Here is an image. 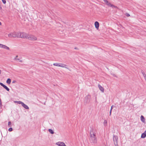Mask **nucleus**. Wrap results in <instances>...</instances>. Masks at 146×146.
<instances>
[{"instance_id": "obj_1", "label": "nucleus", "mask_w": 146, "mask_h": 146, "mask_svg": "<svg viewBox=\"0 0 146 146\" xmlns=\"http://www.w3.org/2000/svg\"><path fill=\"white\" fill-rule=\"evenodd\" d=\"M90 141L91 143L96 144L97 143V141L96 133L95 130L93 129H92L90 131Z\"/></svg>"}, {"instance_id": "obj_6", "label": "nucleus", "mask_w": 146, "mask_h": 146, "mask_svg": "<svg viewBox=\"0 0 146 146\" xmlns=\"http://www.w3.org/2000/svg\"><path fill=\"white\" fill-rule=\"evenodd\" d=\"M0 48L7 50H10V48L8 47L5 45L0 44Z\"/></svg>"}, {"instance_id": "obj_33", "label": "nucleus", "mask_w": 146, "mask_h": 146, "mask_svg": "<svg viewBox=\"0 0 146 146\" xmlns=\"http://www.w3.org/2000/svg\"><path fill=\"white\" fill-rule=\"evenodd\" d=\"M113 106H111V108H112H112H113Z\"/></svg>"}, {"instance_id": "obj_18", "label": "nucleus", "mask_w": 146, "mask_h": 146, "mask_svg": "<svg viewBox=\"0 0 146 146\" xmlns=\"http://www.w3.org/2000/svg\"><path fill=\"white\" fill-rule=\"evenodd\" d=\"M141 121L142 122H144L145 121V118L143 115H141Z\"/></svg>"}, {"instance_id": "obj_10", "label": "nucleus", "mask_w": 146, "mask_h": 146, "mask_svg": "<svg viewBox=\"0 0 146 146\" xmlns=\"http://www.w3.org/2000/svg\"><path fill=\"white\" fill-rule=\"evenodd\" d=\"M98 86L100 90L102 92H104V89L103 87H102L100 85L98 84Z\"/></svg>"}, {"instance_id": "obj_30", "label": "nucleus", "mask_w": 146, "mask_h": 146, "mask_svg": "<svg viewBox=\"0 0 146 146\" xmlns=\"http://www.w3.org/2000/svg\"><path fill=\"white\" fill-rule=\"evenodd\" d=\"M19 62H22V60H19Z\"/></svg>"}, {"instance_id": "obj_29", "label": "nucleus", "mask_w": 146, "mask_h": 146, "mask_svg": "<svg viewBox=\"0 0 146 146\" xmlns=\"http://www.w3.org/2000/svg\"><path fill=\"white\" fill-rule=\"evenodd\" d=\"M111 110H110V116L111 115Z\"/></svg>"}, {"instance_id": "obj_23", "label": "nucleus", "mask_w": 146, "mask_h": 146, "mask_svg": "<svg viewBox=\"0 0 146 146\" xmlns=\"http://www.w3.org/2000/svg\"><path fill=\"white\" fill-rule=\"evenodd\" d=\"M2 2L4 4H5L6 3V1L5 0H2Z\"/></svg>"}, {"instance_id": "obj_34", "label": "nucleus", "mask_w": 146, "mask_h": 146, "mask_svg": "<svg viewBox=\"0 0 146 146\" xmlns=\"http://www.w3.org/2000/svg\"><path fill=\"white\" fill-rule=\"evenodd\" d=\"M112 108H111V109L110 110H111V111H112Z\"/></svg>"}, {"instance_id": "obj_27", "label": "nucleus", "mask_w": 146, "mask_h": 146, "mask_svg": "<svg viewBox=\"0 0 146 146\" xmlns=\"http://www.w3.org/2000/svg\"><path fill=\"white\" fill-rule=\"evenodd\" d=\"M16 82V81L15 80H13L12 81V83H15Z\"/></svg>"}, {"instance_id": "obj_22", "label": "nucleus", "mask_w": 146, "mask_h": 146, "mask_svg": "<svg viewBox=\"0 0 146 146\" xmlns=\"http://www.w3.org/2000/svg\"><path fill=\"white\" fill-rule=\"evenodd\" d=\"M11 122L10 121H9L8 122V125L9 126V127H11Z\"/></svg>"}, {"instance_id": "obj_20", "label": "nucleus", "mask_w": 146, "mask_h": 146, "mask_svg": "<svg viewBox=\"0 0 146 146\" xmlns=\"http://www.w3.org/2000/svg\"><path fill=\"white\" fill-rule=\"evenodd\" d=\"M107 123H108V122H107V120H105L104 121V125L105 126H106L107 125Z\"/></svg>"}, {"instance_id": "obj_11", "label": "nucleus", "mask_w": 146, "mask_h": 146, "mask_svg": "<svg viewBox=\"0 0 146 146\" xmlns=\"http://www.w3.org/2000/svg\"><path fill=\"white\" fill-rule=\"evenodd\" d=\"M21 105L23 107H24L26 109L28 110L29 109L28 106L24 104L23 102L22 103V104H21Z\"/></svg>"}, {"instance_id": "obj_16", "label": "nucleus", "mask_w": 146, "mask_h": 146, "mask_svg": "<svg viewBox=\"0 0 146 146\" xmlns=\"http://www.w3.org/2000/svg\"><path fill=\"white\" fill-rule=\"evenodd\" d=\"M60 63H54L53 64V65L57 66L60 67Z\"/></svg>"}, {"instance_id": "obj_35", "label": "nucleus", "mask_w": 146, "mask_h": 146, "mask_svg": "<svg viewBox=\"0 0 146 146\" xmlns=\"http://www.w3.org/2000/svg\"><path fill=\"white\" fill-rule=\"evenodd\" d=\"M1 70H0V74H1Z\"/></svg>"}, {"instance_id": "obj_32", "label": "nucleus", "mask_w": 146, "mask_h": 146, "mask_svg": "<svg viewBox=\"0 0 146 146\" xmlns=\"http://www.w3.org/2000/svg\"><path fill=\"white\" fill-rule=\"evenodd\" d=\"M1 25V23L0 22V25Z\"/></svg>"}, {"instance_id": "obj_3", "label": "nucleus", "mask_w": 146, "mask_h": 146, "mask_svg": "<svg viewBox=\"0 0 146 146\" xmlns=\"http://www.w3.org/2000/svg\"><path fill=\"white\" fill-rule=\"evenodd\" d=\"M23 35V36H22L23 38H26L33 40H35L37 39L36 38L35 36L25 33H24Z\"/></svg>"}, {"instance_id": "obj_25", "label": "nucleus", "mask_w": 146, "mask_h": 146, "mask_svg": "<svg viewBox=\"0 0 146 146\" xmlns=\"http://www.w3.org/2000/svg\"><path fill=\"white\" fill-rule=\"evenodd\" d=\"M143 76L144 78L145 79L146 78V75L145 74V73H143Z\"/></svg>"}, {"instance_id": "obj_26", "label": "nucleus", "mask_w": 146, "mask_h": 146, "mask_svg": "<svg viewBox=\"0 0 146 146\" xmlns=\"http://www.w3.org/2000/svg\"><path fill=\"white\" fill-rule=\"evenodd\" d=\"M1 100L0 99V107H1Z\"/></svg>"}, {"instance_id": "obj_13", "label": "nucleus", "mask_w": 146, "mask_h": 146, "mask_svg": "<svg viewBox=\"0 0 146 146\" xmlns=\"http://www.w3.org/2000/svg\"><path fill=\"white\" fill-rule=\"evenodd\" d=\"M146 137V130L142 134L141 137V138H144Z\"/></svg>"}, {"instance_id": "obj_4", "label": "nucleus", "mask_w": 146, "mask_h": 146, "mask_svg": "<svg viewBox=\"0 0 146 146\" xmlns=\"http://www.w3.org/2000/svg\"><path fill=\"white\" fill-rule=\"evenodd\" d=\"M105 3L108 6L111 7L112 8H115L118 9V7L113 5L111 4L110 2H109L107 0H104Z\"/></svg>"}, {"instance_id": "obj_8", "label": "nucleus", "mask_w": 146, "mask_h": 146, "mask_svg": "<svg viewBox=\"0 0 146 146\" xmlns=\"http://www.w3.org/2000/svg\"><path fill=\"white\" fill-rule=\"evenodd\" d=\"M60 67L65 68L66 69H68V65L63 63H60Z\"/></svg>"}, {"instance_id": "obj_9", "label": "nucleus", "mask_w": 146, "mask_h": 146, "mask_svg": "<svg viewBox=\"0 0 146 146\" xmlns=\"http://www.w3.org/2000/svg\"><path fill=\"white\" fill-rule=\"evenodd\" d=\"M0 85L2 86L7 91H9V89L6 86L4 85L3 83L1 82L0 83Z\"/></svg>"}, {"instance_id": "obj_17", "label": "nucleus", "mask_w": 146, "mask_h": 146, "mask_svg": "<svg viewBox=\"0 0 146 146\" xmlns=\"http://www.w3.org/2000/svg\"><path fill=\"white\" fill-rule=\"evenodd\" d=\"M6 82L9 84H10L11 82V80L10 78H8L7 79Z\"/></svg>"}, {"instance_id": "obj_12", "label": "nucleus", "mask_w": 146, "mask_h": 146, "mask_svg": "<svg viewBox=\"0 0 146 146\" xmlns=\"http://www.w3.org/2000/svg\"><path fill=\"white\" fill-rule=\"evenodd\" d=\"M94 24L95 27L97 29H98L99 28V23L98 21H96L95 22Z\"/></svg>"}, {"instance_id": "obj_5", "label": "nucleus", "mask_w": 146, "mask_h": 146, "mask_svg": "<svg viewBox=\"0 0 146 146\" xmlns=\"http://www.w3.org/2000/svg\"><path fill=\"white\" fill-rule=\"evenodd\" d=\"M118 137L116 135H113V141L114 142V144L115 146H118L117 143Z\"/></svg>"}, {"instance_id": "obj_21", "label": "nucleus", "mask_w": 146, "mask_h": 146, "mask_svg": "<svg viewBox=\"0 0 146 146\" xmlns=\"http://www.w3.org/2000/svg\"><path fill=\"white\" fill-rule=\"evenodd\" d=\"M18 57L17 55L14 58V60H19V59L17 58V57Z\"/></svg>"}, {"instance_id": "obj_14", "label": "nucleus", "mask_w": 146, "mask_h": 146, "mask_svg": "<svg viewBox=\"0 0 146 146\" xmlns=\"http://www.w3.org/2000/svg\"><path fill=\"white\" fill-rule=\"evenodd\" d=\"M90 95H87L85 98L86 99H87V100L86 102V103L89 102V99L90 98Z\"/></svg>"}, {"instance_id": "obj_31", "label": "nucleus", "mask_w": 146, "mask_h": 146, "mask_svg": "<svg viewBox=\"0 0 146 146\" xmlns=\"http://www.w3.org/2000/svg\"><path fill=\"white\" fill-rule=\"evenodd\" d=\"M75 48V49H77V48L75 47V48Z\"/></svg>"}, {"instance_id": "obj_15", "label": "nucleus", "mask_w": 146, "mask_h": 146, "mask_svg": "<svg viewBox=\"0 0 146 146\" xmlns=\"http://www.w3.org/2000/svg\"><path fill=\"white\" fill-rule=\"evenodd\" d=\"M14 102L15 103H17L19 104H22L23 102L21 101H14Z\"/></svg>"}, {"instance_id": "obj_7", "label": "nucleus", "mask_w": 146, "mask_h": 146, "mask_svg": "<svg viewBox=\"0 0 146 146\" xmlns=\"http://www.w3.org/2000/svg\"><path fill=\"white\" fill-rule=\"evenodd\" d=\"M56 145L59 146H66L63 142H58L56 143Z\"/></svg>"}, {"instance_id": "obj_28", "label": "nucleus", "mask_w": 146, "mask_h": 146, "mask_svg": "<svg viewBox=\"0 0 146 146\" xmlns=\"http://www.w3.org/2000/svg\"><path fill=\"white\" fill-rule=\"evenodd\" d=\"M126 15L127 16V17H129L130 16V15L128 13H127Z\"/></svg>"}, {"instance_id": "obj_24", "label": "nucleus", "mask_w": 146, "mask_h": 146, "mask_svg": "<svg viewBox=\"0 0 146 146\" xmlns=\"http://www.w3.org/2000/svg\"><path fill=\"white\" fill-rule=\"evenodd\" d=\"M13 129L12 128H10L8 129V131H11Z\"/></svg>"}, {"instance_id": "obj_19", "label": "nucleus", "mask_w": 146, "mask_h": 146, "mask_svg": "<svg viewBox=\"0 0 146 146\" xmlns=\"http://www.w3.org/2000/svg\"><path fill=\"white\" fill-rule=\"evenodd\" d=\"M48 131L50 133L52 134H53L54 133V132L51 129H48Z\"/></svg>"}, {"instance_id": "obj_2", "label": "nucleus", "mask_w": 146, "mask_h": 146, "mask_svg": "<svg viewBox=\"0 0 146 146\" xmlns=\"http://www.w3.org/2000/svg\"><path fill=\"white\" fill-rule=\"evenodd\" d=\"M23 32H11L8 34V36L9 37H18L23 38L22 36H23Z\"/></svg>"}]
</instances>
